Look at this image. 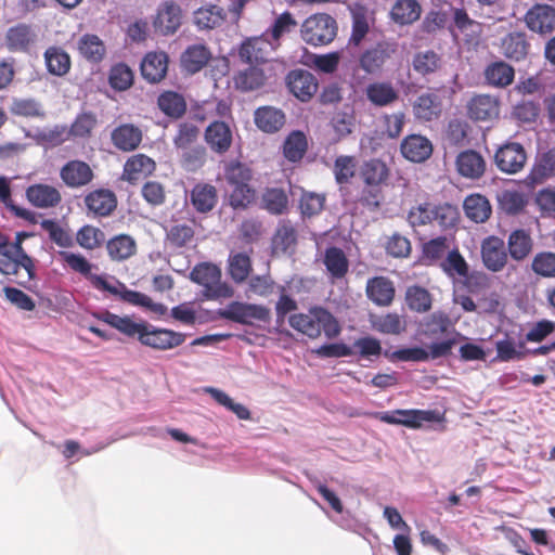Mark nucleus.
<instances>
[{"label":"nucleus","instance_id":"nucleus-1","mask_svg":"<svg viewBox=\"0 0 555 555\" xmlns=\"http://www.w3.org/2000/svg\"><path fill=\"white\" fill-rule=\"evenodd\" d=\"M96 318L125 336L137 338L141 345L158 351L177 348L186 338L183 333L157 327L145 321L135 322L128 315L120 317L109 311L101 312Z\"/></svg>","mask_w":555,"mask_h":555},{"label":"nucleus","instance_id":"nucleus-2","mask_svg":"<svg viewBox=\"0 0 555 555\" xmlns=\"http://www.w3.org/2000/svg\"><path fill=\"white\" fill-rule=\"evenodd\" d=\"M289 325L297 332L315 339L323 332L330 339L340 334L336 318L325 308L314 306L307 313H295L288 318Z\"/></svg>","mask_w":555,"mask_h":555},{"label":"nucleus","instance_id":"nucleus-3","mask_svg":"<svg viewBox=\"0 0 555 555\" xmlns=\"http://www.w3.org/2000/svg\"><path fill=\"white\" fill-rule=\"evenodd\" d=\"M302 40L310 46L331 43L337 35V23L328 14L318 13L305 20L300 28Z\"/></svg>","mask_w":555,"mask_h":555},{"label":"nucleus","instance_id":"nucleus-4","mask_svg":"<svg viewBox=\"0 0 555 555\" xmlns=\"http://www.w3.org/2000/svg\"><path fill=\"white\" fill-rule=\"evenodd\" d=\"M190 279L204 287L206 299L227 298L232 295L231 288L221 282V271L212 263L202 262L193 268Z\"/></svg>","mask_w":555,"mask_h":555},{"label":"nucleus","instance_id":"nucleus-5","mask_svg":"<svg viewBox=\"0 0 555 555\" xmlns=\"http://www.w3.org/2000/svg\"><path fill=\"white\" fill-rule=\"evenodd\" d=\"M369 416L390 425H402L417 429L424 422H441L443 414L436 410H402L391 412H372Z\"/></svg>","mask_w":555,"mask_h":555},{"label":"nucleus","instance_id":"nucleus-6","mask_svg":"<svg viewBox=\"0 0 555 555\" xmlns=\"http://www.w3.org/2000/svg\"><path fill=\"white\" fill-rule=\"evenodd\" d=\"M362 176L366 183L363 191V202L367 206L378 207L380 205L379 184L387 178L388 169L386 165L377 159L365 163Z\"/></svg>","mask_w":555,"mask_h":555},{"label":"nucleus","instance_id":"nucleus-7","mask_svg":"<svg viewBox=\"0 0 555 555\" xmlns=\"http://www.w3.org/2000/svg\"><path fill=\"white\" fill-rule=\"evenodd\" d=\"M92 286L100 291H105L114 296H118L122 301L137 307H143L156 311V305L147 295L128 289L126 285L117 281V285H112L105 276H92Z\"/></svg>","mask_w":555,"mask_h":555},{"label":"nucleus","instance_id":"nucleus-8","mask_svg":"<svg viewBox=\"0 0 555 555\" xmlns=\"http://www.w3.org/2000/svg\"><path fill=\"white\" fill-rule=\"evenodd\" d=\"M527 155L520 143L507 142L494 155L496 167L506 173H517L526 164Z\"/></svg>","mask_w":555,"mask_h":555},{"label":"nucleus","instance_id":"nucleus-9","mask_svg":"<svg viewBox=\"0 0 555 555\" xmlns=\"http://www.w3.org/2000/svg\"><path fill=\"white\" fill-rule=\"evenodd\" d=\"M481 259L491 272L502 271L508 259L504 241L498 236H488L481 243Z\"/></svg>","mask_w":555,"mask_h":555},{"label":"nucleus","instance_id":"nucleus-10","mask_svg":"<svg viewBox=\"0 0 555 555\" xmlns=\"http://www.w3.org/2000/svg\"><path fill=\"white\" fill-rule=\"evenodd\" d=\"M526 26L539 35H547L555 29V8L548 4H534L525 15Z\"/></svg>","mask_w":555,"mask_h":555},{"label":"nucleus","instance_id":"nucleus-11","mask_svg":"<svg viewBox=\"0 0 555 555\" xmlns=\"http://www.w3.org/2000/svg\"><path fill=\"white\" fill-rule=\"evenodd\" d=\"M365 294L377 307H389L396 297L395 283L387 276L378 275L367 280Z\"/></svg>","mask_w":555,"mask_h":555},{"label":"nucleus","instance_id":"nucleus-12","mask_svg":"<svg viewBox=\"0 0 555 555\" xmlns=\"http://www.w3.org/2000/svg\"><path fill=\"white\" fill-rule=\"evenodd\" d=\"M275 49L276 44L266 38L264 35L248 38L241 46L240 57L248 64L262 63L269 60Z\"/></svg>","mask_w":555,"mask_h":555},{"label":"nucleus","instance_id":"nucleus-13","mask_svg":"<svg viewBox=\"0 0 555 555\" xmlns=\"http://www.w3.org/2000/svg\"><path fill=\"white\" fill-rule=\"evenodd\" d=\"M223 315L241 324H251L254 320L268 321L270 319V310L261 305L233 302L224 311Z\"/></svg>","mask_w":555,"mask_h":555},{"label":"nucleus","instance_id":"nucleus-14","mask_svg":"<svg viewBox=\"0 0 555 555\" xmlns=\"http://www.w3.org/2000/svg\"><path fill=\"white\" fill-rule=\"evenodd\" d=\"M467 111L468 116L474 120H493L500 115V102L496 96L478 94L470 99Z\"/></svg>","mask_w":555,"mask_h":555},{"label":"nucleus","instance_id":"nucleus-15","mask_svg":"<svg viewBox=\"0 0 555 555\" xmlns=\"http://www.w3.org/2000/svg\"><path fill=\"white\" fill-rule=\"evenodd\" d=\"M287 86L289 91L302 102L310 100L318 90L317 79L305 69L292 70L287 75Z\"/></svg>","mask_w":555,"mask_h":555},{"label":"nucleus","instance_id":"nucleus-16","mask_svg":"<svg viewBox=\"0 0 555 555\" xmlns=\"http://www.w3.org/2000/svg\"><path fill=\"white\" fill-rule=\"evenodd\" d=\"M401 153L404 158L412 163H423L433 153L431 142L421 134H410L401 143Z\"/></svg>","mask_w":555,"mask_h":555},{"label":"nucleus","instance_id":"nucleus-17","mask_svg":"<svg viewBox=\"0 0 555 555\" xmlns=\"http://www.w3.org/2000/svg\"><path fill=\"white\" fill-rule=\"evenodd\" d=\"M181 24V9L173 1L162 3L154 20V26L163 35L173 34Z\"/></svg>","mask_w":555,"mask_h":555},{"label":"nucleus","instance_id":"nucleus-18","mask_svg":"<svg viewBox=\"0 0 555 555\" xmlns=\"http://www.w3.org/2000/svg\"><path fill=\"white\" fill-rule=\"evenodd\" d=\"M367 101L376 107H385L395 103L399 99V92L391 82L374 81L364 89Z\"/></svg>","mask_w":555,"mask_h":555},{"label":"nucleus","instance_id":"nucleus-19","mask_svg":"<svg viewBox=\"0 0 555 555\" xmlns=\"http://www.w3.org/2000/svg\"><path fill=\"white\" fill-rule=\"evenodd\" d=\"M168 67V56L165 52H150L141 62V74L144 79L155 83L160 81Z\"/></svg>","mask_w":555,"mask_h":555},{"label":"nucleus","instance_id":"nucleus-20","mask_svg":"<svg viewBox=\"0 0 555 555\" xmlns=\"http://www.w3.org/2000/svg\"><path fill=\"white\" fill-rule=\"evenodd\" d=\"M395 52V48L387 42H379L374 48L366 50L360 57L361 68L373 74L380 69L386 60Z\"/></svg>","mask_w":555,"mask_h":555},{"label":"nucleus","instance_id":"nucleus-21","mask_svg":"<svg viewBox=\"0 0 555 555\" xmlns=\"http://www.w3.org/2000/svg\"><path fill=\"white\" fill-rule=\"evenodd\" d=\"M111 139L116 149L130 152L140 145L142 131L131 124H124L112 131Z\"/></svg>","mask_w":555,"mask_h":555},{"label":"nucleus","instance_id":"nucleus-22","mask_svg":"<svg viewBox=\"0 0 555 555\" xmlns=\"http://www.w3.org/2000/svg\"><path fill=\"white\" fill-rule=\"evenodd\" d=\"M26 197L37 208L54 207L61 201V195L56 188L37 183L26 189Z\"/></svg>","mask_w":555,"mask_h":555},{"label":"nucleus","instance_id":"nucleus-23","mask_svg":"<svg viewBox=\"0 0 555 555\" xmlns=\"http://www.w3.org/2000/svg\"><path fill=\"white\" fill-rule=\"evenodd\" d=\"M456 167L461 176L469 179H478L486 170V163L479 153L468 150L459 154L456 157Z\"/></svg>","mask_w":555,"mask_h":555},{"label":"nucleus","instance_id":"nucleus-24","mask_svg":"<svg viewBox=\"0 0 555 555\" xmlns=\"http://www.w3.org/2000/svg\"><path fill=\"white\" fill-rule=\"evenodd\" d=\"M205 139L210 149L217 153L227 152L232 143L230 127L223 121L211 122L206 131Z\"/></svg>","mask_w":555,"mask_h":555},{"label":"nucleus","instance_id":"nucleus-25","mask_svg":"<svg viewBox=\"0 0 555 555\" xmlns=\"http://www.w3.org/2000/svg\"><path fill=\"white\" fill-rule=\"evenodd\" d=\"M93 177L92 170L88 164L80 160L68 162L61 170V178L72 188L86 185Z\"/></svg>","mask_w":555,"mask_h":555},{"label":"nucleus","instance_id":"nucleus-26","mask_svg":"<svg viewBox=\"0 0 555 555\" xmlns=\"http://www.w3.org/2000/svg\"><path fill=\"white\" fill-rule=\"evenodd\" d=\"M36 35L31 27L18 24L8 29L5 46L12 52H24L35 41Z\"/></svg>","mask_w":555,"mask_h":555},{"label":"nucleus","instance_id":"nucleus-27","mask_svg":"<svg viewBox=\"0 0 555 555\" xmlns=\"http://www.w3.org/2000/svg\"><path fill=\"white\" fill-rule=\"evenodd\" d=\"M256 126L267 133L279 131L285 124V115L281 109L263 106L255 112Z\"/></svg>","mask_w":555,"mask_h":555},{"label":"nucleus","instance_id":"nucleus-28","mask_svg":"<svg viewBox=\"0 0 555 555\" xmlns=\"http://www.w3.org/2000/svg\"><path fill=\"white\" fill-rule=\"evenodd\" d=\"M508 255L513 260L522 261L532 251L533 241L529 233L518 229L513 231L507 238Z\"/></svg>","mask_w":555,"mask_h":555},{"label":"nucleus","instance_id":"nucleus-29","mask_svg":"<svg viewBox=\"0 0 555 555\" xmlns=\"http://www.w3.org/2000/svg\"><path fill=\"white\" fill-rule=\"evenodd\" d=\"M371 325L376 332L386 335H400L406 330L405 319L396 312L373 315Z\"/></svg>","mask_w":555,"mask_h":555},{"label":"nucleus","instance_id":"nucleus-30","mask_svg":"<svg viewBox=\"0 0 555 555\" xmlns=\"http://www.w3.org/2000/svg\"><path fill=\"white\" fill-rule=\"evenodd\" d=\"M453 20L455 27L464 36L467 43L475 44L479 41L482 34L481 23L472 20L463 9L454 10Z\"/></svg>","mask_w":555,"mask_h":555},{"label":"nucleus","instance_id":"nucleus-31","mask_svg":"<svg viewBox=\"0 0 555 555\" xmlns=\"http://www.w3.org/2000/svg\"><path fill=\"white\" fill-rule=\"evenodd\" d=\"M227 13L223 8L209 4L197 9L194 12V24L199 29H212L220 26L225 20Z\"/></svg>","mask_w":555,"mask_h":555},{"label":"nucleus","instance_id":"nucleus-32","mask_svg":"<svg viewBox=\"0 0 555 555\" xmlns=\"http://www.w3.org/2000/svg\"><path fill=\"white\" fill-rule=\"evenodd\" d=\"M529 50V43L526 35L522 33H512L503 38L501 51L504 56L511 60L520 61L526 57Z\"/></svg>","mask_w":555,"mask_h":555},{"label":"nucleus","instance_id":"nucleus-33","mask_svg":"<svg viewBox=\"0 0 555 555\" xmlns=\"http://www.w3.org/2000/svg\"><path fill=\"white\" fill-rule=\"evenodd\" d=\"M413 112L417 119L433 120L441 112V105L435 93H423L417 96L413 104Z\"/></svg>","mask_w":555,"mask_h":555},{"label":"nucleus","instance_id":"nucleus-34","mask_svg":"<svg viewBox=\"0 0 555 555\" xmlns=\"http://www.w3.org/2000/svg\"><path fill=\"white\" fill-rule=\"evenodd\" d=\"M514 68L502 61L491 63L485 70L487 82L493 87L499 88L509 86L514 80Z\"/></svg>","mask_w":555,"mask_h":555},{"label":"nucleus","instance_id":"nucleus-35","mask_svg":"<svg viewBox=\"0 0 555 555\" xmlns=\"http://www.w3.org/2000/svg\"><path fill=\"white\" fill-rule=\"evenodd\" d=\"M422 8L416 0H397L390 15L391 18L401 25L412 24L421 16Z\"/></svg>","mask_w":555,"mask_h":555},{"label":"nucleus","instance_id":"nucleus-36","mask_svg":"<svg viewBox=\"0 0 555 555\" xmlns=\"http://www.w3.org/2000/svg\"><path fill=\"white\" fill-rule=\"evenodd\" d=\"M555 175V146L541 153L534 163L529 178L534 183H540L543 180L551 178Z\"/></svg>","mask_w":555,"mask_h":555},{"label":"nucleus","instance_id":"nucleus-37","mask_svg":"<svg viewBox=\"0 0 555 555\" xmlns=\"http://www.w3.org/2000/svg\"><path fill=\"white\" fill-rule=\"evenodd\" d=\"M210 52L204 44H193L182 54L183 67L191 74L199 72L208 62Z\"/></svg>","mask_w":555,"mask_h":555},{"label":"nucleus","instance_id":"nucleus-38","mask_svg":"<svg viewBox=\"0 0 555 555\" xmlns=\"http://www.w3.org/2000/svg\"><path fill=\"white\" fill-rule=\"evenodd\" d=\"M308 142L305 133L299 130L292 131L285 139L283 153L287 160L299 162L306 154Z\"/></svg>","mask_w":555,"mask_h":555},{"label":"nucleus","instance_id":"nucleus-39","mask_svg":"<svg viewBox=\"0 0 555 555\" xmlns=\"http://www.w3.org/2000/svg\"><path fill=\"white\" fill-rule=\"evenodd\" d=\"M79 53L91 62H100L105 55L104 42L92 34H86L78 40Z\"/></svg>","mask_w":555,"mask_h":555},{"label":"nucleus","instance_id":"nucleus-40","mask_svg":"<svg viewBox=\"0 0 555 555\" xmlns=\"http://www.w3.org/2000/svg\"><path fill=\"white\" fill-rule=\"evenodd\" d=\"M155 169V162L144 154L131 156L125 164L124 173L129 180H137L140 176H147Z\"/></svg>","mask_w":555,"mask_h":555},{"label":"nucleus","instance_id":"nucleus-41","mask_svg":"<svg viewBox=\"0 0 555 555\" xmlns=\"http://www.w3.org/2000/svg\"><path fill=\"white\" fill-rule=\"evenodd\" d=\"M324 264L335 279L344 278L349 268L345 253L338 247H330L325 250Z\"/></svg>","mask_w":555,"mask_h":555},{"label":"nucleus","instance_id":"nucleus-42","mask_svg":"<svg viewBox=\"0 0 555 555\" xmlns=\"http://www.w3.org/2000/svg\"><path fill=\"white\" fill-rule=\"evenodd\" d=\"M431 295L430 293L418 285L408 287L405 292V302L410 310L424 313L431 308Z\"/></svg>","mask_w":555,"mask_h":555},{"label":"nucleus","instance_id":"nucleus-43","mask_svg":"<svg viewBox=\"0 0 555 555\" xmlns=\"http://www.w3.org/2000/svg\"><path fill=\"white\" fill-rule=\"evenodd\" d=\"M44 59L49 73L55 76H63L69 70V55L60 48H49L44 53Z\"/></svg>","mask_w":555,"mask_h":555},{"label":"nucleus","instance_id":"nucleus-44","mask_svg":"<svg viewBox=\"0 0 555 555\" xmlns=\"http://www.w3.org/2000/svg\"><path fill=\"white\" fill-rule=\"evenodd\" d=\"M106 248L113 260H124L135 253V242L128 235H118L107 242Z\"/></svg>","mask_w":555,"mask_h":555},{"label":"nucleus","instance_id":"nucleus-45","mask_svg":"<svg viewBox=\"0 0 555 555\" xmlns=\"http://www.w3.org/2000/svg\"><path fill=\"white\" fill-rule=\"evenodd\" d=\"M412 66L416 73L425 76L440 68L441 59L433 50L421 51L414 55Z\"/></svg>","mask_w":555,"mask_h":555},{"label":"nucleus","instance_id":"nucleus-46","mask_svg":"<svg viewBox=\"0 0 555 555\" xmlns=\"http://www.w3.org/2000/svg\"><path fill=\"white\" fill-rule=\"evenodd\" d=\"M264 82V74L258 66H250L242 70L235 78L236 87L243 91L260 88Z\"/></svg>","mask_w":555,"mask_h":555},{"label":"nucleus","instance_id":"nucleus-47","mask_svg":"<svg viewBox=\"0 0 555 555\" xmlns=\"http://www.w3.org/2000/svg\"><path fill=\"white\" fill-rule=\"evenodd\" d=\"M69 138V132L66 126L56 125L49 129L39 130L35 134L36 141L44 146L54 147Z\"/></svg>","mask_w":555,"mask_h":555},{"label":"nucleus","instance_id":"nucleus-48","mask_svg":"<svg viewBox=\"0 0 555 555\" xmlns=\"http://www.w3.org/2000/svg\"><path fill=\"white\" fill-rule=\"evenodd\" d=\"M330 125L339 141L348 137L354 127V115L351 111H337L331 118Z\"/></svg>","mask_w":555,"mask_h":555},{"label":"nucleus","instance_id":"nucleus-49","mask_svg":"<svg viewBox=\"0 0 555 555\" xmlns=\"http://www.w3.org/2000/svg\"><path fill=\"white\" fill-rule=\"evenodd\" d=\"M158 106L166 115L180 117L185 112L184 99L176 92H165L158 98Z\"/></svg>","mask_w":555,"mask_h":555},{"label":"nucleus","instance_id":"nucleus-50","mask_svg":"<svg viewBox=\"0 0 555 555\" xmlns=\"http://www.w3.org/2000/svg\"><path fill=\"white\" fill-rule=\"evenodd\" d=\"M297 242L296 231L294 228L288 225L280 227L273 238H272V249L274 254H284L289 249L294 248Z\"/></svg>","mask_w":555,"mask_h":555},{"label":"nucleus","instance_id":"nucleus-51","mask_svg":"<svg viewBox=\"0 0 555 555\" xmlns=\"http://www.w3.org/2000/svg\"><path fill=\"white\" fill-rule=\"evenodd\" d=\"M500 208H525L529 196L520 189H504L496 194Z\"/></svg>","mask_w":555,"mask_h":555},{"label":"nucleus","instance_id":"nucleus-52","mask_svg":"<svg viewBox=\"0 0 555 555\" xmlns=\"http://www.w3.org/2000/svg\"><path fill=\"white\" fill-rule=\"evenodd\" d=\"M251 271V260L248 255L238 253L230 258L229 272L231 278L237 282H244Z\"/></svg>","mask_w":555,"mask_h":555},{"label":"nucleus","instance_id":"nucleus-53","mask_svg":"<svg viewBox=\"0 0 555 555\" xmlns=\"http://www.w3.org/2000/svg\"><path fill=\"white\" fill-rule=\"evenodd\" d=\"M115 194L106 189L95 190L86 196V205L89 209L116 208Z\"/></svg>","mask_w":555,"mask_h":555},{"label":"nucleus","instance_id":"nucleus-54","mask_svg":"<svg viewBox=\"0 0 555 555\" xmlns=\"http://www.w3.org/2000/svg\"><path fill=\"white\" fill-rule=\"evenodd\" d=\"M532 271L543 278H555V253H538L531 263Z\"/></svg>","mask_w":555,"mask_h":555},{"label":"nucleus","instance_id":"nucleus-55","mask_svg":"<svg viewBox=\"0 0 555 555\" xmlns=\"http://www.w3.org/2000/svg\"><path fill=\"white\" fill-rule=\"evenodd\" d=\"M195 208H214L217 202L216 189L209 184L196 185L191 194Z\"/></svg>","mask_w":555,"mask_h":555},{"label":"nucleus","instance_id":"nucleus-56","mask_svg":"<svg viewBox=\"0 0 555 555\" xmlns=\"http://www.w3.org/2000/svg\"><path fill=\"white\" fill-rule=\"evenodd\" d=\"M441 268L449 275L466 276L468 264L459 249L449 251L447 258L441 262Z\"/></svg>","mask_w":555,"mask_h":555},{"label":"nucleus","instance_id":"nucleus-57","mask_svg":"<svg viewBox=\"0 0 555 555\" xmlns=\"http://www.w3.org/2000/svg\"><path fill=\"white\" fill-rule=\"evenodd\" d=\"M297 26V22L289 12H284L280 14L275 20L270 29V35L272 40L279 47V40L284 36L289 34Z\"/></svg>","mask_w":555,"mask_h":555},{"label":"nucleus","instance_id":"nucleus-58","mask_svg":"<svg viewBox=\"0 0 555 555\" xmlns=\"http://www.w3.org/2000/svg\"><path fill=\"white\" fill-rule=\"evenodd\" d=\"M360 358L373 361L382 354L380 341L372 336L360 337L353 344Z\"/></svg>","mask_w":555,"mask_h":555},{"label":"nucleus","instance_id":"nucleus-59","mask_svg":"<svg viewBox=\"0 0 555 555\" xmlns=\"http://www.w3.org/2000/svg\"><path fill=\"white\" fill-rule=\"evenodd\" d=\"M207 391L219 404L232 411L240 420L250 418L249 410L241 403H235L224 391L216 388H208Z\"/></svg>","mask_w":555,"mask_h":555},{"label":"nucleus","instance_id":"nucleus-60","mask_svg":"<svg viewBox=\"0 0 555 555\" xmlns=\"http://www.w3.org/2000/svg\"><path fill=\"white\" fill-rule=\"evenodd\" d=\"M96 125V117L92 113L79 114L72 124L68 132L75 138H87L91 134L92 129Z\"/></svg>","mask_w":555,"mask_h":555},{"label":"nucleus","instance_id":"nucleus-61","mask_svg":"<svg viewBox=\"0 0 555 555\" xmlns=\"http://www.w3.org/2000/svg\"><path fill=\"white\" fill-rule=\"evenodd\" d=\"M76 240L81 247L94 249L103 243L104 233L92 225H85L77 232Z\"/></svg>","mask_w":555,"mask_h":555},{"label":"nucleus","instance_id":"nucleus-62","mask_svg":"<svg viewBox=\"0 0 555 555\" xmlns=\"http://www.w3.org/2000/svg\"><path fill=\"white\" fill-rule=\"evenodd\" d=\"M199 134L198 128L192 122L180 124L178 133L175 137V145L180 150H188L193 147Z\"/></svg>","mask_w":555,"mask_h":555},{"label":"nucleus","instance_id":"nucleus-63","mask_svg":"<svg viewBox=\"0 0 555 555\" xmlns=\"http://www.w3.org/2000/svg\"><path fill=\"white\" fill-rule=\"evenodd\" d=\"M133 81L132 70L125 64H117L112 67L109 74V83L116 90L128 89Z\"/></svg>","mask_w":555,"mask_h":555},{"label":"nucleus","instance_id":"nucleus-64","mask_svg":"<svg viewBox=\"0 0 555 555\" xmlns=\"http://www.w3.org/2000/svg\"><path fill=\"white\" fill-rule=\"evenodd\" d=\"M356 171V159L352 156H338L334 165V173L339 184L348 182Z\"/></svg>","mask_w":555,"mask_h":555}]
</instances>
